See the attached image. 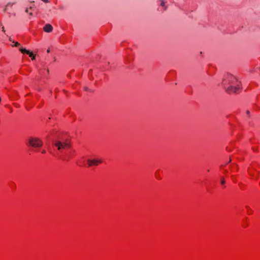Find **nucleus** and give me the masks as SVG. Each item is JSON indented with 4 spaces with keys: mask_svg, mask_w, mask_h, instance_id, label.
Here are the masks:
<instances>
[{
    "mask_svg": "<svg viewBox=\"0 0 260 260\" xmlns=\"http://www.w3.org/2000/svg\"><path fill=\"white\" fill-rule=\"evenodd\" d=\"M224 84L230 85L225 88L229 93H237L240 89V82L232 75H228L227 78L224 80Z\"/></svg>",
    "mask_w": 260,
    "mask_h": 260,
    "instance_id": "nucleus-1",
    "label": "nucleus"
},
{
    "mask_svg": "<svg viewBox=\"0 0 260 260\" xmlns=\"http://www.w3.org/2000/svg\"><path fill=\"white\" fill-rule=\"evenodd\" d=\"M28 145L34 148L41 147L43 145V142L36 137H31L28 141Z\"/></svg>",
    "mask_w": 260,
    "mask_h": 260,
    "instance_id": "nucleus-2",
    "label": "nucleus"
},
{
    "mask_svg": "<svg viewBox=\"0 0 260 260\" xmlns=\"http://www.w3.org/2000/svg\"><path fill=\"white\" fill-rule=\"evenodd\" d=\"M53 142L58 150H61L66 148H69L71 146V145L68 140H66L64 142L53 140Z\"/></svg>",
    "mask_w": 260,
    "mask_h": 260,
    "instance_id": "nucleus-3",
    "label": "nucleus"
},
{
    "mask_svg": "<svg viewBox=\"0 0 260 260\" xmlns=\"http://www.w3.org/2000/svg\"><path fill=\"white\" fill-rule=\"evenodd\" d=\"M102 160L99 159L87 160V163L89 167H91L93 165L98 166L99 164H101L102 163Z\"/></svg>",
    "mask_w": 260,
    "mask_h": 260,
    "instance_id": "nucleus-4",
    "label": "nucleus"
},
{
    "mask_svg": "<svg viewBox=\"0 0 260 260\" xmlns=\"http://www.w3.org/2000/svg\"><path fill=\"white\" fill-rule=\"evenodd\" d=\"M43 29L45 32H50L52 31L53 27L50 24H47L44 26Z\"/></svg>",
    "mask_w": 260,
    "mask_h": 260,
    "instance_id": "nucleus-5",
    "label": "nucleus"
},
{
    "mask_svg": "<svg viewBox=\"0 0 260 260\" xmlns=\"http://www.w3.org/2000/svg\"><path fill=\"white\" fill-rule=\"evenodd\" d=\"M160 5L164 8L165 10H166L167 9V7L165 5V0H160Z\"/></svg>",
    "mask_w": 260,
    "mask_h": 260,
    "instance_id": "nucleus-6",
    "label": "nucleus"
},
{
    "mask_svg": "<svg viewBox=\"0 0 260 260\" xmlns=\"http://www.w3.org/2000/svg\"><path fill=\"white\" fill-rule=\"evenodd\" d=\"M19 50L22 53H29V50H27L26 49L22 48L20 47L19 48Z\"/></svg>",
    "mask_w": 260,
    "mask_h": 260,
    "instance_id": "nucleus-7",
    "label": "nucleus"
},
{
    "mask_svg": "<svg viewBox=\"0 0 260 260\" xmlns=\"http://www.w3.org/2000/svg\"><path fill=\"white\" fill-rule=\"evenodd\" d=\"M16 4V2H14L13 3H11V2H9L7 6H6V7L5 8V9H4V11H6L7 10V7H8V6H12L14 4Z\"/></svg>",
    "mask_w": 260,
    "mask_h": 260,
    "instance_id": "nucleus-8",
    "label": "nucleus"
},
{
    "mask_svg": "<svg viewBox=\"0 0 260 260\" xmlns=\"http://www.w3.org/2000/svg\"><path fill=\"white\" fill-rule=\"evenodd\" d=\"M27 54L29 55V56L31 57V59L32 60L35 59V56L34 55V53L32 52H30L29 51V53H28Z\"/></svg>",
    "mask_w": 260,
    "mask_h": 260,
    "instance_id": "nucleus-9",
    "label": "nucleus"
},
{
    "mask_svg": "<svg viewBox=\"0 0 260 260\" xmlns=\"http://www.w3.org/2000/svg\"><path fill=\"white\" fill-rule=\"evenodd\" d=\"M13 43H14V46L15 47H18V46H20V44L18 42H15V41H13Z\"/></svg>",
    "mask_w": 260,
    "mask_h": 260,
    "instance_id": "nucleus-10",
    "label": "nucleus"
},
{
    "mask_svg": "<svg viewBox=\"0 0 260 260\" xmlns=\"http://www.w3.org/2000/svg\"><path fill=\"white\" fill-rule=\"evenodd\" d=\"M225 183V180H224V178H221V183L222 184H224Z\"/></svg>",
    "mask_w": 260,
    "mask_h": 260,
    "instance_id": "nucleus-11",
    "label": "nucleus"
},
{
    "mask_svg": "<svg viewBox=\"0 0 260 260\" xmlns=\"http://www.w3.org/2000/svg\"><path fill=\"white\" fill-rule=\"evenodd\" d=\"M43 2H45V3H48V0H42Z\"/></svg>",
    "mask_w": 260,
    "mask_h": 260,
    "instance_id": "nucleus-12",
    "label": "nucleus"
},
{
    "mask_svg": "<svg viewBox=\"0 0 260 260\" xmlns=\"http://www.w3.org/2000/svg\"><path fill=\"white\" fill-rule=\"evenodd\" d=\"M2 31H4V32H5V28H4V27H2Z\"/></svg>",
    "mask_w": 260,
    "mask_h": 260,
    "instance_id": "nucleus-13",
    "label": "nucleus"
},
{
    "mask_svg": "<svg viewBox=\"0 0 260 260\" xmlns=\"http://www.w3.org/2000/svg\"><path fill=\"white\" fill-rule=\"evenodd\" d=\"M25 12H26V13H28V9H26L25 10Z\"/></svg>",
    "mask_w": 260,
    "mask_h": 260,
    "instance_id": "nucleus-14",
    "label": "nucleus"
},
{
    "mask_svg": "<svg viewBox=\"0 0 260 260\" xmlns=\"http://www.w3.org/2000/svg\"><path fill=\"white\" fill-rule=\"evenodd\" d=\"M249 113H250V112H249V111H246V113H247V114H249Z\"/></svg>",
    "mask_w": 260,
    "mask_h": 260,
    "instance_id": "nucleus-15",
    "label": "nucleus"
},
{
    "mask_svg": "<svg viewBox=\"0 0 260 260\" xmlns=\"http://www.w3.org/2000/svg\"><path fill=\"white\" fill-rule=\"evenodd\" d=\"M84 90H88L87 87H84Z\"/></svg>",
    "mask_w": 260,
    "mask_h": 260,
    "instance_id": "nucleus-16",
    "label": "nucleus"
},
{
    "mask_svg": "<svg viewBox=\"0 0 260 260\" xmlns=\"http://www.w3.org/2000/svg\"><path fill=\"white\" fill-rule=\"evenodd\" d=\"M42 153H46V151H45V150H43V151H42Z\"/></svg>",
    "mask_w": 260,
    "mask_h": 260,
    "instance_id": "nucleus-17",
    "label": "nucleus"
},
{
    "mask_svg": "<svg viewBox=\"0 0 260 260\" xmlns=\"http://www.w3.org/2000/svg\"><path fill=\"white\" fill-rule=\"evenodd\" d=\"M47 52L48 53H49V52H50V50L48 49V50H47Z\"/></svg>",
    "mask_w": 260,
    "mask_h": 260,
    "instance_id": "nucleus-18",
    "label": "nucleus"
},
{
    "mask_svg": "<svg viewBox=\"0 0 260 260\" xmlns=\"http://www.w3.org/2000/svg\"><path fill=\"white\" fill-rule=\"evenodd\" d=\"M29 15H31V16L32 15V13H30Z\"/></svg>",
    "mask_w": 260,
    "mask_h": 260,
    "instance_id": "nucleus-19",
    "label": "nucleus"
},
{
    "mask_svg": "<svg viewBox=\"0 0 260 260\" xmlns=\"http://www.w3.org/2000/svg\"><path fill=\"white\" fill-rule=\"evenodd\" d=\"M47 73H49V70H48V69L47 70Z\"/></svg>",
    "mask_w": 260,
    "mask_h": 260,
    "instance_id": "nucleus-20",
    "label": "nucleus"
},
{
    "mask_svg": "<svg viewBox=\"0 0 260 260\" xmlns=\"http://www.w3.org/2000/svg\"><path fill=\"white\" fill-rule=\"evenodd\" d=\"M10 41H12V39L11 38L9 39Z\"/></svg>",
    "mask_w": 260,
    "mask_h": 260,
    "instance_id": "nucleus-21",
    "label": "nucleus"
}]
</instances>
